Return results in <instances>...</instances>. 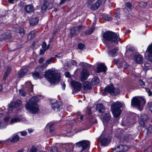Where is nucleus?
I'll return each instance as SVG.
<instances>
[{
  "instance_id": "obj_1",
  "label": "nucleus",
  "mask_w": 152,
  "mask_h": 152,
  "mask_svg": "<svg viewBox=\"0 0 152 152\" xmlns=\"http://www.w3.org/2000/svg\"><path fill=\"white\" fill-rule=\"evenodd\" d=\"M45 77L51 84H54L58 83L61 80V75L56 70L48 69L45 72Z\"/></svg>"
},
{
  "instance_id": "obj_2",
  "label": "nucleus",
  "mask_w": 152,
  "mask_h": 152,
  "mask_svg": "<svg viewBox=\"0 0 152 152\" xmlns=\"http://www.w3.org/2000/svg\"><path fill=\"white\" fill-rule=\"evenodd\" d=\"M38 100V99L36 96H34L32 97L28 102L25 105L26 109L33 113H37L39 110V106L37 104Z\"/></svg>"
},
{
  "instance_id": "obj_3",
  "label": "nucleus",
  "mask_w": 152,
  "mask_h": 152,
  "mask_svg": "<svg viewBox=\"0 0 152 152\" xmlns=\"http://www.w3.org/2000/svg\"><path fill=\"white\" fill-rule=\"evenodd\" d=\"M104 40L118 44V41L121 39L119 35L115 33L110 31H106L103 35Z\"/></svg>"
},
{
  "instance_id": "obj_4",
  "label": "nucleus",
  "mask_w": 152,
  "mask_h": 152,
  "mask_svg": "<svg viewBox=\"0 0 152 152\" xmlns=\"http://www.w3.org/2000/svg\"><path fill=\"white\" fill-rule=\"evenodd\" d=\"M96 109L99 113H102L101 118L104 125L107 122L110 118V114L109 113H104L105 107L102 104H99L97 105Z\"/></svg>"
},
{
  "instance_id": "obj_5",
  "label": "nucleus",
  "mask_w": 152,
  "mask_h": 152,
  "mask_svg": "<svg viewBox=\"0 0 152 152\" xmlns=\"http://www.w3.org/2000/svg\"><path fill=\"white\" fill-rule=\"evenodd\" d=\"M122 106V104L119 102H114L111 105V110L115 117L117 118L119 116L121 112L120 108Z\"/></svg>"
},
{
  "instance_id": "obj_6",
  "label": "nucleus",
  "mask_w": 152,
  "mask_h": 152,
  "mask_svg": "<svg viewBox=\"0 0 152 152\" xmlns=\"http://www.w3.org/2000/svg\"><path fill=\"white\" fill-rule=\"evenodd\" d=\"M145 103V100L140 97H135L133 98L131 101V105L139 109L140 111L141 107Z\"/></svg>"
},
{
  "instance_id": "obj_7",
  "label": "nucleus",
  "mask_w": 152,
  "mask_h": 152,
  "mask_svg": "<svg viewBox=\"0 0 152 152\" xmlns=\"http://www.w3.org/2000/svg\"><path fill=\"white\" fill-rule=\"evenodd\" d=\"M77 147L82 148V149L79 152H88L90 148V142L87 140H82L76 143Z\"/></svg>"
},
{
  "instance_id": "obj_8",
  "label": "nucleus",
  "mask_w": 152,
  "mask_h": 152,
  "mask_svg": "<svg viewBox=\"0 0 152 152\" xmlns=\"http://www.w3.org/2000/svg\"><path fill=\"white\" fill-rule=\"evenodd\" d=\"M101 93L103 95H105L108 93L111 95H116L119 93V91L118 89L114 88L113 84H111L107 86L104 90L102 91Z\"/></svg>"
},
{
  "instance_id": "obj_9",
  "label": "nucleus",
  "mask_w": 152,
  "mask_h": 152,
  "mask_svg": "<svg viewBox=\"0 0 152 152\" xmlns=\"http://www.w3.org/2000/svg\"><path fill=\"white\" fill-rule=\"evenodd\" d=\"M129 149L127 145H120L115 146L112 152H126Z\"/></svg>"
},
{
  "instance_id": "obj_10",
  "label": "nucleus",
  "mask_w": 152,
  "mask_h": 152,
  "mask_svg": "<svg viewBox=\"0 0 152 152\" xmlns=\"http://www.w3.org/2000/svg\"><path fill=\"white\" fill-rule=\"evenodd\" d=\"M50 105L52 108L56 111L60 110L62 108V103L60 102L56 101L54 102H51Z\"/></svg>"
},
{
  "instance_id": "obj_11",
  "label": "nucleus",
  "mask_w": 152,
  "mask_h": 152,
  "mask_svg": "<svg viewBox=\"0 0 152 152\" xmlns=\"http://www.w3.org/2000/svg\"><path fill=\"white\" fill-rule=\"evenodd\" d=\"M106 1V0H98L95 3L91 5V9L92 10H96L100 6L104 5Z\"/></svg>"
},
{
  "instance_id": "obj_12",
  "label": "nucleus",
  "mask_w": 152,
  "mask_h": 152,
  "mask_svg": "<svg viewBox=\"0 0 152 152\" xmlns=\"http://www.w3.org/2000/svg\"><path fill=\"white\" fill-rule=\"evenodd\" d=\"M22 121L24 123H27V121L23 116L20 115L17 118L12 119L10 122L11 124H13L15 123Z\"/></svg>"
},
{
  "instance_id": "obj_13",
  "label": "nucleus",
  "mask_w": 152,
  "mask_h": 152,
  "mask_svg": "<svg viewBox=\"0 0 152 152\" xmlns=\"http://www.w3.org/2000/svg\"><path fill=\"white\" fill-rule=\"evenodd\" d=\"M22 103V101L20 100H18L14 102H12L9 105V107L8 110L9 111L10 110L12 112L13 110V108L17 107L19 106Z\"/></svg>"
},
{
  "instance_id": "obj_14",
  "label": "nucleus",
  "mask_w": 152,
  "mask_h": 152,
  "mask_svg": "<svg viewBox=\"0 0 152 152\" xmlns=\"http://www.w3.org/2000/svg\"><path fill=\"white\" fill-rule=\"evenodd\" d=\"M71 84L75 91L79 90L81 88L82 84L77 82L72 81L71 82Z\"/></svg>"
},
{
  "instance_id": "obj_15",
  "label": "nucleus",
  "mask_w": 152,
  "mask_h": 152,
  "mask_svg": "<svg viewBox=\"0 0 152 152\" xmlns=\"http://www.w3.org/2000/svg\"><path fill=\"white\" fill-rule=\"evenodd\" d=\"M145 54L148 55V60L152 63V43L148 47Z\"/></svg>"
},
{
  "instance_id": "obj_16",
  "label": "nucleus",
  "mask_w": 152,
  "mask_h": 152,
  "mask_svg": "<svg viewBox=\"0 0 152 152\" xmlns=\"http://www.w3.org/2000/svg\"><path fill=\"white\" fill-rule=\"evenodd\" d=\"M98 140L102 145L104 146L108 144L110 141V140L109 138L107 139L103 137L102 134L99 137Z\"/></svg>"
},
{
  "instance_id": "obj_17",
  "label": "nucleus",
  "mask_w": 152,
  "mask_h": 152,
  "mask_svg": "<svg viewBox=\"0 0 152 152\" xmlns=\"http://www.w3.org/2000/svg\"><path fill=\"white\" fill-rule=\"evenodd\" d=\"M89 75V73L88 70L84 69L81 73L80 77L82 81L86 80Z\"/></svg>"
},
{
  "instance_id": "obj_18",
  "label": "nucleus",
  "mask_w": 152,
  "mask_h": 152,
  "mask_svg": "<svg viewBox=\"0 0 152 152\" xmlns=\"http://www.w3.org/2000/svg\"><path fill=\"white\" fill-rule=\"evenodd\" d=\"M107 68L104 64L100 63L98 64L97 67L96 72L97 73L101 72H105L107 70Z\"/></svg>"
},
{
  "instance_id": "obj_19",
  "label": "nucleus",
  "mask_w": 152,
  "mask_h": 152,
  "mask_svg": "<svg viewBox=\"0 0 152 152\" xmlns=\"http://www.w3.org/2000/svg\"><path fill=\"white\" fill-rule=\"evenodd\" d=\"M52 6V4L49 3L47 1L44 2L42 6V12H44L47 9H50Z\"/></svg>"
},
{
  "instance_id": "obj_20",
  "label": "nucleus",
  "mask_w": 152,
  "mask_h": 152,
  "mask_svg": "<svg viewBox=\"0 0 152 152\" xmlns=\"http://www.w3.org/2000/svg\"><path fill=\"white\" fill-rule=\"evenodd\" d=\"M134 59L136 63L139 64L142 63L143 61L142 56L140 54L135 55Z\"/></svg>"
},
{
  "instance_id": "obj_21",
  "label": "nucleus",
  "mask_w": 152,
  "mask_h": 152,
  "mask_svg": "<svg viewBox=\"0 0 152 152\" xmlns=\"http://www.w3.org/2000/svg\"><path fill=\"white\" fill-rule=\"evenodd\" d=\"M24 10L28 14L32 13L34 10L33 6L31 4L26 5L24 7Z\"/></svg>"
},
{
  "instance_id": "obj_22",
  "label": "nucleus",
  "mask_w": 152,
  "mask_h": 152,
  "mask_svg": "<svg viewBox=\"0 0 152 152\" xmlns=\"http://www.w3.org/2000/svg\"><path fill=\"white\" fill-rule=\"evenodd\" d=\"M28 71V69L26 66H24L21 69L19 73L18 77H23Z\"/></svg>"
},
{
  "instance_id": "obj_23",
  "label": "nucleus",
  "mask_w": 152,
  "mask_h": 152,
  "mask_svg": "<svg viewBox=\"0 0 152 152\" xmlns=\"http://www.w3.org/2000/svg\"><path fill=\"white\" fill-rule=\"evenodd\" d=\"M25 85L28 90L31 92L32 91L33 86L31 84L30 82L27 81L25 83Z\"/></svg>"
},
{
  "instance_id": "obj_24",
  "label": "nucleus",
  "mask_w": 152,
  "mask_h": 152,
  "mask_svg": "<svg viewBox=\"0 0 152 152\" xmlns=\"http://www.w3.org/2000/svg\"><path fill=\"white\" fill-rule=\"evenodd\" d=\"M39 20L37 18H32L30 20V25L32 26L37 24Z\"/></svg>"
},
{
  "instance_id": "obj_25",
  "label": "nucleus",
  "mask_w": 152,
  "mask_h": 152,
  "mask_svg": "<svg viewBox=\"0 0 152 152\" xmlns=\"http://www.w3.org/2000/svg\"><path fill=\"white\" fill-rule=\"evenodd\" d=\"M47 67V64H44L43 65L38 66L36 69L37 71L42 72L45 70Z\"/></svg>"
},
{
  "instance_id": "obj_26",
  "label": "nucleus",
  "mask_w": 152,
  "mask_h": 152,
  "mask_svg": "<svg viewBox=\"0 0 152 152\" xmlns=\"http://www.w3.org/2000/svg\"><path fill=\"white\" fill-rule=\"evenodd\" d=\"M83 88L84 90L90 89L91 88V86L89 83L86 81L83 83Z\"/></svg>"
},
{
  "instance_id": "obj_27",
  "label": "nucleus",
  "mask_w": 152,
  "mask_h": 152,
  "mask_svg": "<svg viewBox=\"0 0 152 152\" xmlns=\"http://www.w3.org/2000/svg\"><path fill=\"white\" fill-rule=\"evenodd\" d=\"M132 135H125L123 139V142H128L132 139Z\"/></svg>"
},
{
  "instance_id": "obj_28",
  "label": "nucleus",
  "mask_w": 152,
  "mask_h": 152,
  "mask_svg": "<svg viewBox=\"0 0 152 152\" xmlns=\"http://www.w3.org/2000/svg\"><path fill=\"white\" fill-rule=\"evenodd\" d=\"M53 124L52 123H49L46 126V129H49V131L51 133H52L53 131Z\"/></svg>"
},
{
  "instance_id": "obj_29",
  "label": "nucleus",
  "mask_w": 152,
  "mask_h": 152,
  "mask_svg": "<svg viewBox=\"0 0 152 152\" xmlns=\"http://www.w3.org/2000/svg\"><path fill=\"white\" fill-rule=\"evenodd\" d=\"M12 112L8 110V112L7 113L6 115H7L6 116L4 117V120L5 123L6 124H7V125H8L7 124V122H8L9 119H10V117L8 115L9 113H10Z\"/></svg>"
},
{
  "instance_id": "obj_30",
  "label": "nucleus",
  "mask_w": 152,
  "mask_h": 152,
  "mask_svg": "<svg viewBox=\"0 0 152 152\" xmlns=\"http://www.w3.org/2000/svg\"><path fill=\"white\" fill-rule=\"evenodd\" d=\"M99 82V80L98 78L95 77L93 78L91 81V83L92 85H96Z\"/></svg>"
},
{
  "instance_id": "obj_31",
  "label": "nucleus",
  "mask_w": 152,
  "mask_h": 152,
  "mask_svg": "<svg viewBox=\"0 0 152 152\" xmlns=\"http://www.w3.org/2000/svg\"><path fill=\"white\" fill-rule=\"evenodd\" d=\"M11 66H7L6 71L4 74V78H6L7 75L9 74L11 70Z\"/></svg>"
},
{
  "instance_id": "obj_32",
  "label": "nucleus",
  "mask_w": 152,
  "mask_h": 152,
  "mask_svg": "<svg viewBox=\"0 0 152 152\" xmlns=\"http://www.w3.org/2000/svg\"><path fill=\"white\" fill-rule=\"evenodd\" d=\"M117 51V49L115 48L112 50L108 52V54L110 55L111 56H114L116 55Z\"/></svg>"
},
{
  "instance_id": "obj_33",
  "label": "nucleus",
  "mask_w": 152,
  "mask_h": 152,
  "mask_svg": "<svg viewBox=\"0 0 152 152\" xmlns=\"http://www.w3.org/2000/svg\"><path fill=\"white\" fill-rule=\"evenodd\" d=\"M77 28H75V27L72 28L71 30V34L72 35H76L78 34L79 32L78 31H77Z\"/></svg>"
},
{
  "instance_id": "obj_34",
  "label": "nucleus",
  "mask_w": 152,
  "mask_h": 152,
  "mask_svg": "<svg viewBox=\"0 0 152 152\" xmlns=\"http://www.w3.org/2000/svg\"><path fill=\"white\" fill-rule=\"evenodd\" d=\"M36 33V31L35 30H34L30 32L28 35V38L31 39L34 38L35 37Z\"/></svg>"
},
{
  "instance_id": "obj_35",
  "label": "nucleus",
  "mask_w": 152,
  "mask_h": 152,
  "mask_svg": "<svg viewBox=\"0 0 152 152\" xmlns=\"http://www.w3.org/2000/svg\"><path fill=\"white\" fill-rule=\"evenodd\" d=\"M55 60V58L53 57H51L49 59L47 60L44 64H47V67L48 64H50L51 62L53 63L54 61Z\"/></svg>"
},
{
  "instance_id": "obj_36",
  "label": "nucleus",
  "mask_w": 152,
  "mask_h": 152,
  "mask_svg": "<svg viewBox=\"0 0 152 152\" xmlns=\"http://www.w3.org/2000/svg\"><path fill=\"white\" fill-rule=\"evenodd\" d=\"M19 137L18 135L13 136L11 140V142H14L18 141L19 139Z\"/></svg>"
},
{
  "instance_id": "obj_37",
  "label": "nucleus",
  "mask_w": 152,
  "mask_h": 152,
  "mask_svg": "<svg viewBox=\"0 0 152 152\" xmlns=\"http://www.w3.org/2000/svg\"><path fill=\"white\" fill-rule=\"evenodd\" d=\"M2 38L3 40L6 38H9L11 37V35L8 33H5L2 36Z\"/></svg>"
},
{
  "instance_id": "obj_38",
  "label": "nucleus",
  "mask_w": 152,
  "mask_h": 152,
  "mask_svg": "<svg viewBox=\"0 0 152 152\" xmlns=\"http://www.w3.org/2000/svg\"><path fill=\"white\" fill-rule=\"evenodd\" d=\"M33 78L35 79H37L39 78V73L38 72H35L33 74Z\"/></svg>"
},
{
  "instance_id": "obj_39",
  "label": "nucleus",
  "mask_w": 152,
  "mask_h": 152,
  "mask_svg": "<svg viewBox=\"0 0 152 152\" xmlns=\"http://www.w3.org/2000/svg\"><path fill=\"white\" fill-rule=\"evenodd\" d=\"M66 146H68L69 152H71L72 151L73 149L74 145L72 143L68 144H67Z\"/></svg>"
},
{
  "instance_id": "obj_40",
  "label": "nucleus",
  "mask_w": 152,
  "mask_h": 152,
  "mask_svg": "<svg viewBox=\"0 0 152 152\" xmlns=\"http://www.w3.org/2000/svg\"><path fill=\"white\" fill-rule=\"evenodd\" d=\"M139 6L143 8L145 7L147 5V4L144 2L142 1L139 3Z\"/></svg>"
},
{
  "instance_id": "obj_41",
  "label": "nucleus",
  "mask_w": 152,
  "mask_h": 152,
  "mask_svg": "<svg viewBox=\"0 0 152 152\" xmlns=\"http://www.w3.org/2000/svg\"><path fill=\"white\" fill-rule=\"evenodd\" d=\"M78 48L80 50H83L85 48V46L84 44L80 43L78 45Z\"/></svg>"
},
{
  "instance_id": "obj_42",
  "label": "nucleus",
  "mask_w": 152,
  "mask_h": 152,
  "mask_svg": "<svg viewBox=\"0 0 152 152\" xmlns=\"http://www.w3.org/2000/svg\"><path fill=\"white\" fill-rule=\"evenodd\" d=\"M18 33L21 36H23L25 33V31L22 28H20L18 29Z\"/></svg>"
},
{
  "instance_id": "obj_43",
  "label": "nucleus",
  "mask_w": 152,
  "mask_h": 152,
  "mask_svg": "<svg viewBox=\"0 0 152 152\" xmlns=\"http://www.w3.org/2000/svg\"><path fill=\"white\" fill-rule=\"evenodd\" d=\"M7 126V124L4 122H0V129L2 128H5Z\"/></svg>"
},
{
  "instance_id": "obj_44",
  "label": "nucleus",
  "mask_w": 152,
  "mask_h": 152,
  "mask_svg": "<svg viewBox=\"0 0 152 152\" xmlns=\"http://www.w3.org/2000/svg\"><path fill=\"white\" fill-rule=\"evenodd\" d=\"M141 118L142 119V121L140 122V124L141 126L142 127H144L145 125L144 121H145V120L144 119L143 116H141Z\"/></svg>"
},
{
  "instance_id": "obj_45",
  "label": "nucleus",
  "mask_w": 152,
  "mask_h": 152,
  "mask_svg": "<svg viewBox=\"0 0 152 152\" xmlns=\"http://www.w3.org/2000/svg\"><path fill=\"white\" fill-rule=\"evenodd\" d=\"M20 94L23 96H24L26 95V92L25 91H24L23 89H20Z\"/></svg>"
},
{
  "instance_id": "obj_46",
  "label": "nucleus",
  "mask_w": 152,
  "mask_h": 152,
  "mask_svg": "<svg viewBox=\"0 0 152 152\" xmlns=\"http://www.w3.org/2000/svg\"><path fill=\"white\" fill-rule=\"evenodd\" d=\"M124 5L126 7H127L128 8H129V9H130L131 7H132V5L129 2H127Z\"/></svg>"
},
{
  "instance_id": "obj_47",
  "label": "nucleus",
  "mask_w": 152,
  "mask_h": 152,
  "mask_svg": "<svg viewBox=\"0 0 152 152\" xmlns=\"http://www.w3.org/2000/svg\"><path fill=\"white\" fill-rule=\"evenodd\" d=\"M37 148L34 146H33L30 149V152H36L37 151Z\"/></svg>"
},
{
  "instance_id": "obj_48",
  "label": "nucleus",
  "mask_w": 152,
  "mask_h": 152,
  "mask_svg": "<svg viewBox=\"0 0 152 152\" xmlns=\"http://www.w3.org/2000/svg\"><path fill=\"white\" fill-rule=\"evenodd\" d=\"M93 31L94 29L93 28H91L86 32V34H90L93 32Z\"/></svg>"
},
{
  "instance_id": "obj_49",
  "label": "nucleus",
  "mask_w": 152,
  "mask_h": 152,
  "mask_svg": "<svg viewBox=\"0 0 152 152\" xmlns=\"http://www.w3.org/2000/svg\"><path fill=\"white\" fill-rule=\"evenodd\" d=\"M51 152H58L56 147H53L51 149Z\"/></svg>"
},
{
  "instance_id": "obj_50",
  "label": "nucleus",
  "mask_w": 152,
  "mask_h": 152,
  "mask_svg": "<svg viewBox=\"0 0 152 152\" xmlns=\"http://www.w3.org/2000/svg\"><path fill=\"white\" fill-rule=\"evenodd\" d=\"M104 19L106 20L109 21L111 20V18L108 16L107 15H106L104 17Z\"/></svg>"
},
{
  "instance_id": "obj_51",
  "label": "nucleus",
  "mask_w": 152,
  "mask_h": 152,
  "mask_svg": "<svg viewBox=\"0 0 152 152\" xmlns=\"http://www.w3.org/2000/svg\"><path fill=\"white\" fill-rule=\"evenodd\" d=\"M42 47V48L44 49H47L48 48L46 47V43L45 42H44L43 43Z\"/></svg>"
},
{
  "instance_id": "obj_52",
  "label": "nucleus",
  "mask_w": 152,
  "mask_h": 152,
  "mask_svg": "<svg viewBox=\"0 0 152 152\" xmlns=\"http://www.w3.org/2000/svg\"><path fill=\"white\" fill-rule=\"evenodd\" d=\"M21 135L22 136H25L27 134V132L26 131H23L20 132Z\"/></svg>"
},
{
  "instance_id": "obj_53",
  "label": "nucleus",
  "mask_w": 152,
  "mask_h": 152,
  "mask_svg": "<svg viewBox=\"0 0 152 152\" xmlns=\"http://www.w3.org/2000/svg\"><path fill=\"white\" fill-rule=\"evenodd\" d=\"M71 63L73 65L76 66L77 65V63L75 60H72L71 61Z\"/></svg>"
},
{
  "instance_id": "obj_54",
  "label": "nucleus",
  "mask_w": 152,
  "mask_h": 152,
  "mask_svg": "<svg viewBox=\"0 0 152 152\" xmlns=\"http://www.w3.org/2000/svg\"><path fill=\"white\" fill-rule=\"evenodd\" d=\"M139 84L141 86H144L145 85L144 83L142 80H140L139 81Z\"/></svg>"
},
{
  "instance_id": "obj_55",
  "label": "nucleus",
  "mask_w": 152,
  "mask_h": 152,
  "mask_svg": "<svg viewBox=\"0 0 152 152\" xmlns=\"http://www.w3.org/2000/svg\"><path fill=\"white\" fill-rule=\"evenodd\" d=\"M145 90L148 93L149 96H150L152 95V92H151L149 89L146 88Z\"/></svg>"
},
{
  "instance_id": "obj_56",
  "label": "nucleus",
  "mask_w": 152,
  "mask_h": 152,
  "mask_svg": "<svg viewBox=\"0 0 152 152\" xmlns=\"http://www.w3.org/2000/svg\"><path fill=\"white\" fill-rule=\"evenodd\" d=\"M75 28H78L77 31H78V32L79 33V32L82 29L83 26H80L77 27H76Z\"/></svg>"
},
{
  "instance_id": "obj_57",
  "label": "nucleus",
  "mask_w": 152,
  "mask_h": 152,
  "mask_svg": "<svg viewBox=\"0 0 152 152\" xmlns=\"http://www.w3.org/2000/svg\"><path fill=\"white\" fill-rule=\"evenodd\" d=\"M65 75L66 77H69L70 76V73L68 72H66L65 73Z\"/></svg>"
},
{
  "instance_id": "obj_58",
  "label": "nucleus",
  "mask_w": 152,
  "mask_h": 152,
  "mask_svg": "<svg viewBox=\"0 0 152 152\" xmlns=\"http://www.w3.org/2000/svg\"><path fill=\"white\" fill-rule=\"evenodd\" d=\"M44 61V59L43 58H40L39 60V62L40 63H42Z\"/></svg>"
},
{
  "instance_id": "obj_59",
  "label": "nucleus",
  "mask_w": 152,
  "mask_h": 152,
  "mask_svg": "<svg viewBox=\"0 0 152 152\" xmlns=\"http://www.w3.org/2000/svg\"><path fill=\"white\" fill-rule=\"evenodd\" d=\"M61 86L63 90H64L66 87L65 84L64 83H61Z\"/></svg>"
},
{
  "instance_id": "obj_60",
  "label": "nucleus",
  "mask_w": 152,
  "mask_h": 152,
  "mask_svg": "<svg viewBox=\"0 0 152 152\" xmlns=\"http://www.w3.org/2000/svg\"><path fill=\"white\" fill-rule=\"evenodd\" d=\"M115 16L116 18H119L120 17V14L118 13H117L115 14Z\"/></svg>"
},
{
  "instance_id": "obj_61",
  "label": "nucleus",
  "mask_w": 152,
  "mask_h": 152,
  "mask_svg": "<svg viewBox=\"0 0 152 152\" xmlns=\"http://www.w3.org/2000/svg\"><path fill=\"white\" fill-rule=\"evenodd\" d=\"M87 64L85 62H80L79 64V65L81 66H86Z\"/></svg>"
},
{
  "instance_id": "obj_62",
  "label": "nucleus",
  "mask_w": 152,
  "mask_h": 152,
  "mask_svg": "<svg viewBox=\"0 0 152 152\" xmlns=\"http://www.w3.org/2000/svg\"><path fill=\"white\" fill-rule=\"evenodd\" d=\"M148 131H149L150 132H152V125L150 126L148 128Z\"/></svg>"
},
{
  "instance_id": "obj_63",
  "label": "nucleus",
  "mask_w": 152,
  "mask_h": 152,
  "mask_svg": "<svg viewBox=\"0 0 152 152\" xmlns=\"http://www.w3.org/2000/svg\"><path fill=\"white\" fill-rule=\"evenodd\" d=\"M46 49H44V50H40V53L41 54H44L45 52V51Z\"/></svg>"
},
{
  "instance_id": "obj_64",
  "label": "nucleus",
  "mask_w": 152,
  "mask_h": 152,
  "mask_svg": "<svg viewBox=\"0 0 152 152\" xmlns=\"http://www.w3.org/2000/svg\"><path fill=\"white\" fill-rule=\"evenodd\" d=\"M124 64L125 65V66H123V68L124 69H126L127 68V67L128 66V64H126V63L124 62Z\"/></svg>"
}]
</instances>
